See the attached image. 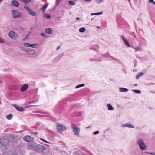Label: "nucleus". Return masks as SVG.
<instances>
[{"label":"nucleus","mask_w":155,"mask_h":155,"mask_svg":"<svg viewBox=\"0 0 155 155\" xmlns=\"http://www.w3.org/2000/svg\"><path fill=\"white\" fill-rule=\"evenodd\" d=\"M76 19L78 20H79V17H77L76 18Z\"/></svg>","instance_id":"13d9d810"},{"label":"nucleus","mask_w":155,"mask_h":155,"mask_svg":"<svg viewBox=\"0 0 155 155\" xmlns=\"http://www.w3.org/2000/svg\"><path fill=\"white\" fill-rule=\"evenodd\" d=\"M0 39H1V38H0Z\"/></svg>","instance_id":"69168bd1"},{"label":"nucleus","mask_w":155,"mask_h":155,"mask_svg":"<svg viewBox=\"0 0 155 155\" xmlns=\"http://www.w3.org/2000/svg\"><path fill=\"white\" fill-rule=\"evenodd\" d=\"M57 127L58 131L61 134H62L61 131L67 130V128L64 125L59 123H57Z\"/></svg>","instance_id":"20e7f679"},{"label":"nucleus","mask_w":155,"mask_h":155,"mask_svg":"<svg viewBox=\"0 0 155 155\" xmlns=\"http://www.w3.org/2000/svg\"><path fill=\"white\" fill-rule=\"evenodd\" d=\"M23 139L25 141L28 142H31L34 140V138L29 135L24 136Z\"/></svg>","instance_id":"39448f33"},{"label":"nucleus","mask_w":155,"mask_h":155,"mask_svg":"<svg viewBox=\"0 0 155 155\" xmlns=\"http://www.w3.org/2000/svg\"><path fill=\"white\" fill-rule=\"evenodd\" d=\"M64 53H62L59 55L57 57L60 60L61 58L64 55Z\"/></svg>","instance_id":"cd10ccee"},{"label":"nucleus","mask_w":155,"mask_h":155,"mask_svg":"<svg viewBox=\"0 0 155 155\" xmlns=\"http://www.w3.org/2000/svg\"><path fill=\"white\" fill-rule=\"evenodd\" d=\"M60 48V46H58L57 49H56V50H58V49H59Z\"/></svg>","instance_id":"5fc2aeb1"},{"label":"nucleus","mask_w":155,"mask_h":155,"mask_svg":"<svg viewBox=\"0 0 155 155\" xmlns=\"http://www.w3.org/2000/svg\"><path fill=\"white\" fill-rule=\"evenodd\" d=\"M97 28H99V26L97 27Z\"/></svg>","instance_id":"0e129e2a"},{"label":"nucleus","mask_w":155,"mask_h":155,"mask_svg":"<svg viewBox=\"0 0 155 155\" xmlns=\"http://www.w3.org/2000/svg\"><path fill=\"white\" fill-rule=\"evenodd\" d=\"M102 12H99V13H94V14H91V15H99V14H101V13H102Z\"/></svg>","instance_id":"c03bdc74"},{"label":"nucleus","mask_w":155,"mask_h":155,"mask_svg":"<svg viewBox=\"0 0 155 155\" xmlns=\"http://www.w3.org/2000/svg\"><path fill=\"white\" fill-rule=\"evenodd\" d=\"M9 142V140L6 137H3L0 139V143L3 146H6L8 144Z\"/></svg>","instance_id":"7ed1b4c3"},{"label":"nucleus","mask_w":155,"mask_h":155,"mask_svg":"<svg viewBox=\"0 0 155 155\" xmlns=\"http://www.w3.org/2000/svg\"><path fill=\"white\" fill-rule=\"evenodd\" d=\"M35 102H36V101H31L30 103H35Z\"/></svg>","instance_id":"603ef678"},{"label":"nucleus","mask_w":155,"mask_h":155,"mask_svg":"<svg viewBox=\"0 0 155 155\" xmlns=\"http://www.w3.org/2000/svg\"><path fill=\"white\" fill-rule=\"evenodd\" d=\"M52 30L50 28H47L45 29V32L48 34H51L52 33Z\"/></svg>","instance_id":"a211bd4d"},{"label":"nucleus","mask_w":155,"mask_h":155,"mask_svg":"<svg viewBox=\"0 0 155 155\" xmlns=\"http://www.w3.org/2000/svg\"><path fill=\"white\" fill-rule=\"evenodd\" d=\"M12 12L14 18H17L19 17V13L17 11L12 10Z\"/></svg>","instance_id":"1a4fd4ad"},{"label":"nucleus","mask_w":155,"mask_h":155,"mask_svg":"<svg viewBox=\"0 0 155 155\" xmlns=\"http://www.w3.org/2000/svg\"><path fill=\"white\" fill-rule=\"evenodd\" d=\"M59 60H60L58 58L56 57L54 58L53 61V62H58Z\"/></svg>","instance_id":"c756f323"},{"label":"nucleus","mask_w":155,"mask_h":155,"mask_svg":"<svg viewBox=\"0 0 155 155\" xmlns=\"http://www.w3.org/2000/svg\"><path fill=\"white\" fill-rule=\"evenodd\" d=\"M28 87V85L27 84H25L23 85L20 89V91L21 92H24L26 91Z\"/></svg>","instance_id":"9b49d317"},{"label":"nucleus","mask_w":155,"mask_h":155,"mask_svg":"<svg viewBox=\"0 0 155 155\" xmlns=\"http://www.w3.org/2000/svg\"><path fill=\"white\" fill-rule=\"evenodd\" d=\"M38 45L36 44H31L30 47H32L33 48H37L38 47Z\"/></svg>","instance_id":"b1692460"},{"label":"nucleus","mask_w":155,"mask_h":155,"mask_svg":"<svg viewBox=\"0 0 155 155\" xmlns=\"http://www.w3.org/2000/svg\"><path fill=\"white\" fill-rule=\"evenodd\" d=\"M26 52L29 54H33L35 53L36 52L34 50L32 49H28L27 50Z\"/></svg>","instance_id":"2eb2a0df"},{"label":"nucleus","mask_w":155,"mask_h":155,"mask_svg":"<svg viewBox=\"0 0 155 155\" xmlns=\"http://www.w3.org/2000/svg\"><path fill=\"white\" fill-rule=\"evenodd\" d=\"M0 43H4V41L3 39H0Z\"/></svg>","instance_id":"a18cd8bd"},{"label":"nucleus","mask_w":155,"mask_h":155,"mask_svg":"<svg viewBox=\"0 0 155 155\" xmlns=\"http://www.w3.org/2000/svg\"><path fill=\"white\" fill-rule=\"evenodd\" d=\"M137 142L140 149L142 150H145L147 149V147L144 143L143 139L139 138L137 140Z\"/></svg>","instance_id":"f257e3e1"},{"label":"nucleus","mask_w":155,"mask_h":155,"mask_svg":"<svg viewBox=\"0 0 155 155\" xmlns=\"http://www.w3.org/2000/svg\"><path fill=\"white\" fill-rule=\"evenodd\" d=\"M45 17H46V18L48 19H50L51 18L50 15L49 14H45Z\"/></svg>","instance_id":"72a5a7b5"},{"label":"nucleus","mask_w":155,"mask_h":155,"mask_svg":"<svg viewBox=\"0 0 155 155\" xmlns=\"http://www.w3.org/2000/svg\"><path fill=\"white\" fill-rule=\"evenodd\" d=\"M35 149L38 150L43 151L46 149V147L44 146L39 144L35 146Z\"/></svg>","instance_id":"9d476101"},{"label":"nucleus","mask_w":155,"mask_h":155,"mask_svg":"<svg viewBox=\"0 0 155 155\" xmlns=\"http://www.w3.org/2000/svg\"><path fill=\"white\" fill-rule=\"evenodd\" d=\"M129 1H130V0H129Z\"/></svg>","instance_id":"338daca9"},{"label":"nucleus","mask_w":155,"mask_h":155,"mask_svg":"<svg viewBox=\"0 0 155 155\" xmlns=\"http://www.w3.org/2000/svg\"><path fill=\"white\" fill-rule=\"evenodd\" d=\"M140 76V75L139 74V75H137L136 76V79H138Z\"/></svg>","instance_id":"49530a36"},{"label":"nucleus","mask_w":155,"mask_h":155,"mask_svg":"<svg viewBox=\"0 0 155 155\" xmlns=\"http://www.w3.org/2000/svg\"><path fill=\"white\" fill-rule=\"evenodd\" d=\"M107 106L108 107V109L110 110H114V108L110 104H107Z\"/></svg>","instance_id":"412c9836"},{"label":"nucleus","mask_w":155,"mask_h":155,"mask_svg":"<svg viewBox=\"0 0 155 155\" xmlns=\"http://www.w3.org/2000/svg\"><path fill=\"white\" fill-rule=\"evenodd\" d=\"M90 126H88V127H86V128L87 129V128H90Z\"/></svg>","instance_id":"052dcab7"},{"label":"nucleus","mask_w":155,"mask_h":155,"mask_svg":"<svg viewBox=\"0 0 155 155\" xmlns=\"http://www.w3.org/2000/svg\"><path fill=\"white\" fill-rule=\"evenodd\" d=\"M9 36L10 37L12 38H16L18 37L17 34L15 33L13 31H12L9 32Z\"/></svg>","instance_id":"423d86ee"},{"label":"nucleus","mask_w":155,"mask_h":155,"mask_svg":"<svg viewBox=\"0 0 155 155\" xmlns=\"http://www.w3.org/2000/svg\"><path fill=\"white\" fill-rule=\"evenodd\" d=\"M123 40L126 45L128 47H130L129 42L127 39H123Z\"/></svg>","instance_id":"5701e85b"},{"label":"nucleus","mask_w":155,"mask_h":155,"mask_svg":"<svg viewBox=\"0 0 155 155\" xmlns=\"http://www.w3.org/2000/svg\"><path fill=\"white\" fill-rule=\"evenodd\" d=\"M41 36L45 37H46V35L45 33H41Z\"/></svg>","instance_id":"79ce46f5"},{"label":"nucleus","mask_w":155,"mask_h":155,"mask_svg":"<svg viewBox=\"0 0 155 155\" xmlns=\"http://www.w3.org/2000/svg\"><path fill=\"white\" fill-rule=\"evenodd\" d=\"M90 49H93L96 52L98 51V46L97 45H94L93 46V47L90 48Z\"/></svg>","instance_id":"f3484780"},{"label":"nucleus","mask_w":155,"mask_h":155,"mask_svg":"<svg viewBox=\"0 0 155 155\" xmlns=\"http://www.w3.org/2000/svg\"><path fill=\"white\" fill-rule=\"evenodd\" d=\"M122 39H125V38L123 36H122Z\"/></svg>","instance_id":"6e6d98bb"},{"label":"nucleus","mask_w":155,"mask_h":155,"mask_svg":"<svg viewBox=\"0 0 155 155\" xmlns=\"http://www.w3.org/2000/svg\"><path fill=\"white\" fill-rule=\"evenodd\" d=\"M28 12L32 16H35L36 15L35 12L31 9Z\"/></svg>","instance_id":"4be33fe9"},{"label":"nucleus","mask_w":155,"mask_h":155,"mask_svg":"<svg viewBox=\"0 0 155 155\" xmlns=\"http://www.w3.org/2000/svg\"><path fill=\"white\" fill-rule=\"evenodd\" d=\"M31 0H22V2L24 3H28L30 2Z\"/></svg>","instance_id":"2f4dec72"},{"label":"nucleus","mask_w":155,"mask_h":155,"mask_svg":"<svg viewBox=\"0 0 155 155\" xmlns=\"http://www.w3.org/2000/svg\"><path fill=\"white\" fill-rule=\"evenodd\" d=\"M119 91L120 92H127L128 91V89L124 88H120Z\"/></svg>","instance_id":"aec40b11"},{"label":"nucleus","mask_w":155,"mask_h":155,"mask_svg":"<svg viewBox=\"0 0 155 155\" xmlns=\"http://www.w3.org/2000/svg\"><path fill=\"white\" fill-rule=\"evenodd\" d=\"M103 56L106 58H108L109 57H110V58H112L115 60H116L117 61H118V60L116 58H114V57H113V56H110V54H109L108 53H106L105 54H104Z\"/></svg>","instance_id":"dca6fc26"},{"label":"nucleus","mask_w":155,"mask_h":155,"mask_svg":"<svg viewBox=\"0 0 155 155\" xmlns=\"http://www.w3.org/2000/svg\"><path fill=\"white\" fill-rule=\"evenodd\" d=\"M149 2L150 3H152L153 4L155 5V2L153 0H149Z\"/></svg>","instance_id":"ea45409f"},{"label":"nucleus","mask_w":155,"mask_h":155,"mask_svg":"<svg viewBox=\"0 0 155 155\" xmlns=\"http://www.w3.org/2000/svg\"><path fill=\"white\" fill-rule=\"evenodd\" d=\"M12 105L18 111L21 112L25 110V109L23 107H19L16 104H13Z\"/></svg>","instance_id":"0eeeda50"},{"label":"nucleus","mask_w":155,"mask_h":155,"mask_svg":"<svg viewBox=\"0 0 155 155\" xmlns=\"http://www.w3.org/2000/svg\"><path fill=\"white\" fill-rule=\"evenodd\" d=\"M134 86H137V84H134Z\"/></svg>","instance_id":"680f3d73"},{"label":"nucleus","mask_w":155,"mask_h":155,"mask_svg":"<svg viewBox=\"0 0 155 155\" xmlns=\"http://www.w3.org/2000/svg\"><path fill=\"white\" fill-rule=\"evenodd\" d=\"M85 29L84 27H82L80 28L79 31L80 32H83L85 31Z\"/></svg>","instance_id":"7c9ffc66"},{"label":"nucleus","mask_w":155,"mask_h":155,"mask_svg":"<svg viewBox=\"0 0 155 155\" xmlns=\"http://www.w3.org/2000/svg\"><path fill=\"white\" fill-rule=\"evenodd\" d=\"M48 3H46L43 6L42 10L43 11V12H44L47 7H48Z\"/></svg>","instance_id":"6ab92c4d"},{"label":"nucleus","mask_w":155,"mask_h":155,"mask_svg":"<svg viewBox=\"0 0 155 155\" xmlns=\"http://www.w3.org/2000/svg\"><path fill=\"white\" fill-rule=\"evenodd\" d=\"M24 8L25 9L28 10V12L31 9L29 7L27 6H25Z\"/></svg>","instance_id":"58836bf2"},{"label":"nucleus","mask_w":155,"mask_h":155,"mask_svg":"<svg viewBox=\"0 0 155 155\" xmlns=\"http://www.w3.org/2000/svg\"><path fill=\"white\" fill-rule=\"evenodd\" d=\"M84 86V84H80L77 85L75 87V88H80L81 87H83Z\"/></svg>","instance_id":"c85d7f7f"},{"label":"nucleus","mask_w":155,"mask_h":155,"mask_svg":"<svg viewBox=\"0 0 155 155\" xmlns=\"http://www.w3.org/2000/svg\"><path fill=\"white\" fill-rule=\"evenodd\" d=\"M99 133V131H95V132H94L93 133V134L94 135H96V134H98V133Z\"/></svg>","instance_id":"37998d69"},{"label":"nucleus","mask_w":155,"mask_h":155,"mask_svg":"<svg viewBox=\"0 0 155 155\" xmlns=\"http://www.w3.org/2000/svg\"><path fill=\"white\" fill-rule=\"evenodd\" d=\"M91 0H85V1H91Z\"/></svg>","instance_id":"4d7b16f0"},{"label":"nucleus","mask_w":155,"mask_h":155,"mask_svg":"<svg viewBox=\"0 0 155 155\" xmlns=\"http://www.w3.org/2000/svg\"><path fill=\"white\" fill-rule=\"evenodd\" d=\"M132 91L136 93L140 94L141 93V91L139 90H132Z\"/></svg>","instance_id":"a878e982"},{"label":"nucleus","mask_w":155,"mask_h":155,"mask_svg":"<svg viewBox=\"0 0 155 155\" xmlns=\"http://www.w3.org/2000/svg\"><path fill=\"white\" fill-rule=\"evenodd\" d=\"M135 49L136 50V51H140V48L137 46L136 47Z\"/></svg>","instance_id":"a19ab883"},{"label":"nucleus","mask_w":155,"mask_h":155,"mask_svg":"<svg viewBox=\"0 0 155 155\" xmlns=\"http://www.w3.org/2000/svg\"><path fill=\"white\" fill-rule=\"evenodd\" d=\"M31 44L28 43H25L23 44V45L25 47H30Z\"/></svg>","instance_id":"bb28decb"},{"label":"nucleus","mask_w":155,"mask_h":155,"mask_svg":"<svg viewBox=\"0 0 155 155\" xmlns=\"http://www.w3.org/2000/svg\"><path fill=\"white\" fill-rule=\"evenodd\" d=\"M20 49L22 51H25L26 52V51H27V49H26L25 48L23 47H20Z\"/></svg>","instance_id":"473e14b6"},{"label":"nucleus","mask_w":155,"mask_h":155,"mask_svg":"<svg viewBox=\"0 0 155 155\" xmlns=\"http://www.w3.org/2000/svg\"><path fill=\"white\" fill-rule=\"evenodd\" d=\"M61 1V0H56V5H58Z\"/></svg>","instance_id":"4c0bfd02"},{"label":"nucleus","mask_w":155,"mask_h":155,"mask_svg":"<svg viewBox=\"0 0 155 155\" xmlns=\"http://www.w3.org/2000/svg\"><path fill=\"white\" fill-rule=\"evenodd\" d=\"M76 116H81L82 115V114H76Z\"/></svg>","instance_id":"09e8293b"},{"label":"nucleus","mask_w":155,"mask_h":155,"mask_svg":"<svg viewBox=\"0 0 155 155\" xmlns=\"http://www.w3.org/2000/svg\"><path fill=\"white\" fill-rule=\"evenodd\" d=\"M69 3L70 4L72 5H74L75 4V2H74L72 1H69Z\"/></svg>","instance_id":"f704fd0d"},{"label":"nucleus","mask_w":155,"mask_h":155,"mask_svg":"<svg viewBox=\"0 0 155 155\" xmlns=\"http://www.w3.org/2000/svg\"><path fill=\"white\" fill-rule=\"evenodd\" d=\"M35 105H27L26 106V107L27 108H29L30 107H32L34 106H35Z\"/></svg>","instance_id":"e433bc0d"},{"label":"nucleus","mask_w":155,"mask_h":155,"mask_svg":"<svg viewBox=\"0 0 155 155\" xmlns=\"http://www.w3.org/2000/svg\"><path fill=\"white\" fill-rule=\"evenodd\" d=\"M11 5L12 6L16 7H18L19 5L18 2L15 0H13L12 1Z\"/></svg>","instance_id":"4468645a"},{"label":"nucleus","mask_w":155,"mask_h":155,"mask_svg":"<svg viewBox=\"0 0 155 155\" xmlns=\"http://www.w3.org/2000/svg\"><path fill=\"white\" fill-rule=\"evenodd\" d=\"M121 126L123 127H127L129 128H134V127L133 125L128 123H126L125 124H122Z\"/></svg>","instance_id":"f8f14e48"},{"label":"nucleus","mask_w":155,"mask_h":155,"mask_svg":"<svg viewBox=\"0 0 155 155\" xmlns=\"http://www.w3.org/2000/svg\"><path fill=\"white\" fill-rule=\"evenodd\" d=\"M143 73L142 72H140L139 75H140V76H141V75H143Z\"/></svg>","instance_id":"3c124183"},{"label":"nucleus","mask_w":155,"mask_h":155,"mask_svg":"<svg viewBox=\"0 0 155 155\" xmlns=\"http://www.w3.org/2000/svg\"><path fill=\"white\" fill-rule=\"evenodd\" d=\"M95 58H91L89 59V60L91 61H97L98 62H100L102 60V59L100 58H97L95 57Z\"/></svg>","instance_id":"ddd939ff"},{"label":"nucleus","mask_w":155,"mask_h":155,"mask_svg":"<svg viewBox=\"0 0 155 155\" xmlns=\"http://www.w3.org/2000/svg\"><path fill=\"white\" fill-rule=\"evenodd\" d=\"M102 1V0H97V1L98 2H101Z\"/></svg>","instance_id":"8fccbe9b"},{"label":"nucleus","mask_w":155,"mask_h":155,"mask_svg":"<svg viewBox=\"0 0 155 155\" xmlns=\"http://www.w3.org/2000/svg\"><path fill=\"white\" fill-rule=\"evenodd\" d=\"M72 151L74 155H81L82 153L81 151L76 149H73Z\"/></svg>","instance_id":"6e6552de"},{"label":"nucleus","mask_w":155,"mask_h":155,"mask_svg":"<svg viewBox=\"0 0 155 155\" xmlns=\"http://www.w3.org/2000/svg\"><path fill=\"white\" fill-rule=\"evenodd\" d=\"M71 128L73 130V131L75 135L77 136H80L79 133L80 131V129L79 127L73 124L71 125Z\"/></svg>","instance_id":"f03ea898"},{"label":"nucleus","mask_w":155,"mask_h":155,"mask_svg":"<svg viewBox=\"0 0 155 155\" xmlns=\"http://www.w3.org/2000/svg\"><path fill=\"white\" fill-rule=\"evenodd\" d=\"M31 144L32 147H34L35 146V144H34V143H31Z\"/></svg>","instance_id":"864d4df0"},{"label":"nucleus","mask_w":155,"mask_h":155,"mask_svg":"<svg viewBox=\"0 0 155 155\" xmlns=\"http://www.w3.org/2000/svg\"><path fill=\"white\" fill-rule=\"evenodd\" d=\"M13 117V115L11 114L8 115L6 116V118L8 120L11 119Z\"/></svg>","instance_id":"393cba45"},{"label":"nucleus","mask_w":155,"mask_h":155,"mask_svg":"<svg viewBox=\"0 0 155 155\" xmlns=\"http://www.w3.org/2000/svg\"><path fill=\"white\" fill-rule=\"evenodd\" d=\"M149 154L152 155H155V153H148Z\"/></svg>","instance_id":"de8ad7c7"},{"label":"nucleus","mask_w":155,"mask_h":155,"mask_svg":"<svg viewBox=\"0 0 155 155\" xmlns=\"http://www.w3.org/2000/svg\"><path fill=\"white\" fill-rule=\"evenodd\" d=\"M40 140H42V141L45 142L47 143H49V144L51 143L48 142L47 141H46L43 138H40Z\"/></svg>","instance_id":"c9c22d12"},{"label":"nucleus","mask_w":155,"mask_h":155,"mask_svg":"<svg viewBox=\"0 0 155 155\" xmlns=\"http://www.w3.org/2000/svg\"><path fill=\"white\" fill-rule=\"evenodd\" d=\"M63 144L64 145H65L66 144V143H63Z\"/></svg>","instance_id":"bf43d9fd"},{"label":"nucleus","mask_w":155,"mask_h":155,"mask_svg":"<svg viewBox=\"0 0 155 155\" xmlns=\"http://www.w3.org/2000/svg\"><path fill=\"white\" fill-rule=\"evenodd\" d=\"M3 0H0V3H1V2H2V1Z\"/></svg>","instance_id":"e2e57ef3"}]
</instances>
